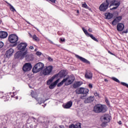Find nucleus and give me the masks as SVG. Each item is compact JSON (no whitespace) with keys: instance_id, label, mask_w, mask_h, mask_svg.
<instances>
[{"instance_id":"43","label":"nucleus","mask_w":128,"mask_h":128,"mask_svg":"<svg viewBox=\"0 0 128 128\" xmlns=\"http://www.w3.org/2000/svg\"><path fill=\"white\" fill-rule=\"evenodd\" d=\"M60 40V41H61V42H64V40H64V38H61Z\"/></svg>"},{"instance_id":"47","label":"nucleus","mask_w":128,"mask_h":128,"mask_svg":"<svg viewBox=\"0 0 128 128\" xmlns=\"http://www.w3.org/2000/svg\"><path fill=\"white\" fill-rule=\"evenodd\" d=\"M104 82H108V80L106 79H104Z\"/></svg>"},{"instance_id":"45","label":"nucleus","mask_w":128,"mask_h":128,"mask_svg":"<svg viewBox=\"0 0 128 128\" xmlns=\"http://www.w3.org/2000/svg\"><path fill=\"white\" fill-rule=\"evenodd\" d=\"M30 50H34V46H30Z\"/></svg>"},{"instance_id":"36","label":"nucleus","mask_w":128,"mask_h":128,"mask_svg":"<svg viewBox=\"0 0 128 128\" xmlns=\"http://www.w3.org/2000/svg\"><path fill=\"white\" fill-rule=\"evenodd\" d=\"M48 2H53L54 4H56V0H47Z\"/></svg>"},{"instance_id":"31","label":"nucleus","mask_w":128,"mask_h":128,"mask_svg":"<svg viewBox=\"0 0 128 128\" xmlns=\"http://www.w3.org/2000/svg\"><path fill=\"white\" fill-rule=\"evenodd\" d=\"M112 78L113 80H114V82H120V80H118V78L114 77H112Z\"/></svg>"},{"instance_id":"37","label":"nucleus","mask_w":128,"mask_h":128,"mask_svg":"<svg viewBox=\"0 0 128 128\" xmlns=\"http://www.w3.org/2000/svg\"><path fill=\"white\" fill-rule=\"evenodd\" d=\"M4 96V93L2 92H0V98H2Z\"/></svg>"},{"instance_id":"38","label":"nucleus","mask_w":128,"mask_h":128,"mask_svg":"<svg viewBox=\"0 0 128 128\" xmlns=\"http://www.w3.org/2000/svg\"><path fill=\"white\" fill-rule=\"evenodd\" d=\"M85 96H86V95H82L81 96H80V98H82V100H84V98Z\"/></svg>"},{"instance_id":"20","label":"nucleus","mask_w":128,"mask_h":128,"mask_svg":"<svg viewBox=\"0 0 128 128\" xmlns=\"http://www.w3.org/2000/svg\"><path fill=\"white\" fill-rule=\"evenodd\" d=\"M124 28V24L119 23L117 25V30H118V32H122Z\"/></svg>"},{"instance_id":"51","label":"nucleus","mask_w":128,"mask_h":128,"mask_svg":"<svg viewBox=\"0 0 128 128\" xmlns=\"http://www.w3.org/2000/svg\"><path fill=\"white\" fill-rule=\"evenodd\" d=\"M6 2L10 6V4L8 2Z\"/></svg>"},{"instance_id":"42","label":"nucleus","mask_w":128,"mask_h":128,"mask_svg":"<svg viewBox=\"0 0 128 128\" xmlns=\"http://www.w3.org/2000/svg\"><path fill=\"white\" fill-rule=\"evenodd\" d=\"M10 100V96H8L6 100H4V102H6V100Z\"/></svg>"},{"instance_id":"35","label":"nucleus","mask_w":128,"mask_h":128,"mask_svg":"<svg viewBox=\"0 0 128 128\" xmlns=\"http://www.w3.org/2000/svg\"><path fill=\"white\" fill-rule=\"evenodd\" d=\"M4 46V42H0V50Z\"/></svg>"},{"instance_id":"40","label":"nucleus","mask_w":128,"mask_h":128,"mask_svg":"<svg viewBox=\"0 0 128 128\" xmlns=\"http://www.w3.org/2000/svg\"><path fill=\"white\" fill-rule=\"evenodd\" d=\"M88 87L90 88H92V84H88Z\"/></svg>"},{"instance_id":"11","label":"nucleus","mask_w":128,"mask_h":128,"mask_svg":"<svg viewBox=\"0 0 128 128\" xmlns=\"http://www.w3.org/2000/svg\"><path fill=\"white\" fill-rule=\"evenodd\" d=\"M101 120L104 122H109L110 120V115L106 114L105 115H103L101 117Z\"/></svg>"},{"instance_id":"27","label":"nucleus","mask_w":128,"mask_h":128,"mask_svg":"<svg viewBox=\"0 0 128 128\" xmlns=\"http://www.w3.org/2000/svg\"><path fill=\"white\" fill-rule=\"evenodd\" d=\"M34 40H35L36 42H40V38L36 36V35L34 34L32 36Z\"/></svg>"},{"instance_id":"8","label":"nucleus","mask_w":128,"mask_h":128,"mask_svg":"<svg viewBox=\"0 0 128 128\" xmlns=\"http://www.w3.org/2000/svg\"><path fill=\"white\" fill-rule=\"evenodd\" d=\"M8 40L11 44H16V42L18 40V37L14 34H12L8 36Z\"/></svg>"},{"instance_id":"55","label":"nucleus","mask_w":128,"mask_h":128,"mask_svg":"<svg viewBox=\"0 0 128 128\" xmlns=\"http://www.w3.org/2000/svg\"><path fill=\"white\" fill-rule=\"evenodd\" d=\"M16 100H18V97L16 98Z\"/></svg>"},{"instance_id":"3","label":"nucleus","mask_w":128,"mask_h":128,"mask_svg":"<svg viewBox=\"0 0 128 128\" xmlns=\"http://www.w3.org/2000/svg\"><path fill=\"white\" fill-rule=\"evenodd\" d=\"M74 76H67L61 82L58 83L57 86H62L64 84H65V86H70V84L74 82Z\"/></svg>"},{"instance_id":"19","label":"nucleus","mask_w":128,"mask_h":128,"mask_svg":"<svg viewBox=\"0 0 128 128\" xmlns=\"http://www.w3.org/2000/svg\"><path fill=\"white\" fill-rule=\"evenodd\" d=\"M12 54H14V49L10 48L6 52V56L10 58L12 56Z\"/></svg>"},{"instance_id":"15","label":"nucleus","mask_w":128,"mask_h":128,"mask_svg":"<svg viewBox=\"0 0 128 128\" xmlns=\"http://www.w3.org/2000/svg\"><path fill=\"white\" fill-rule=\"evenodd\" d=\"M75 56L77 58H78L81 62H84L85 64H90V62L88 60L86 59L78 56V55H75Z\"/></svg>"},{"instance_id":"21","label":"nucleus","mask_w":128,"mask_h":128,"mask_svg":"<svg viewBox=\"0 0 128 128\" xmlns=\"http://www.w3.org/2000/svg\"><path fill=\"white\" fill-rule=\"evenodd\" d=\"M69 128H82L80 123H77L76 124H72L70 126Z\"/></svg>"},{"instance_id":"30","label":"nucleus","mask_w":128,"mask_h":128,"mask_svg":"<svg viewBox=\"0 0 128 128\" xmlns=\"http://www.w3.org/2000/svg\"><path fill=\"white\" fill-rule=\"evenodd\" d=\"M9 6H10V10L12 12H16V9L14 8V6H12V5L10 4H9Z\"/></svg>"},{"instance_id":"50","label":"nucleus","mask_w":128,"mask_h":128,"mask_svg":"<svg viewBox=\"0 0 128 128\" xmlns=\"http://www.w3.org/2000/svg\"><path fill=\"white\" fill-rule=\"evenodd\" d=\"M26 22L28 24H30V22H28V21H26Z\"/></svg>"},{"instance_id":"14","label":"nucleus","mask_w":128,"mask_h":128,"mask_svg":"<svg viewBox=\"0 0 128 128\" xmlns=\"http://www.w3.org/2000/svg\"><path fill=\"white\" fill-rule=\"evenodd\" d=\"M62 106L64 108H70L71 106H72V101L70 100L66 102L65 104H63Z\"/></svg>"},{"instance_id":"13","label":"nucleus","mask_w":128,"mask_h":128,"mask_svg":"<svg viewBox=\"0 0 128 128\" xmlns=\"http://www.w3.org/2000/svg\"><path fill=\"white\" fill-rule=\"evenodd\" d=\"M59 82L60 78L56 80L51 84L49 86V88H50V90H53V88H54L56 86V85L58 84Z\"/></svg>"},{"instance_id":"7","label":"nucleus","mask_w":128,"mask_h":128,"mask_svg":"<svg viewBox=\"0 0 128 128\" xmlns=\"http://www.w3.org/2000/svg\"><path fill=\"white\" fill-rule=\"evenodd\" d=\"M52 66H46L42 71L43 76H50L52 72Z\"/></svg>"},{"instance_id":"32","label":"nucleus","mask_w":128,"mask_h":128,"mask_svg":"<svg viewBox=\"0 0 128 128\" xmlns=\"http://www.w3.org/2000/svg\"><path fill=\"white\" fill-rule=\"evenodd\" d=\"M36 56H42V54L41 52H36Z\"/></svg>"},{"instance_id":"4","label":"nucleus","mask_w":128,"mask_h":128,"mask_svg":"<svg viewBox=\"0 0 128 128\" xmlns=\"http://www.w3.org/2000/svg\"><path fill=\"white\" fill-rule=\"evenodd\" d=\"M108 110V107L106 105H102V104H98L94 108V112L98 114L100 112H106Z\"/></svg>"},{"instance_id":"56","label":"nucleus","mask_w":128,"mask_h":128,"mask_svg":"<svg viewBox=\"0 0 128 128\" xmlns=\"http://www.w3.org/2000/svg\"><path fill=\"white\" fill-rule=\"evenodd\" d=\"M30 36H32V34H30Z\"/></svg>"},{"instance_id":"22","label":"nucleus","mask_w":128,"mask_h":128,"mask_svg":"<svg viewBox=\"0 0 128 128\" xmlns=\"http://www.w3.org/2000/svg\"><path fill=\"white\" fill-rule=\"evenodd\" d=\"M8 36V32L4 31L0 32V38H6Z\"/></svg>"},{"instance_id":"9","label":"nucleus","mask_w":128,"mask_h":128,"mask_svg":"<svg viewBox=\"0 0 128 128\" xmlns=\"http://www.w3.org/2000/svg\"><path fill=\"white\" fill-rule=\"evenodd\" d=\"M32 68V64L30 62L26 63L22 66V70L25 72H30Z\"/></svg>"},{"instance_id":"41","label":"nucleus","mask_w":128,"mask_h":128,"mask_svg":"<svg viewBox=\"0 0 128 128\" xmlns=\"http://www.w3.org/2000/svg\"><path fill=\"white\" fill-rule=\"evenodd\" d=\"M88 32H92V30L91 28H89L88 30Z\"/></svg>"},{"instance_id":"29","label":"nucleus","mask_w":128,"mask_h":128,"mask_svg":"<svg viewBox=\"0 0 128 128\" xmlns=\"http://www.w3.org/2000/svg\"><path fill=\"white\" fill-rule=\"evenodd\" d=\"M94 96H96L97 98H100V94L98 93V92H94Z\"/></svg>"},{"instance_id":"18","label":"nucleus","mask_w":128,"mask_h":128,"mask_svg":"<svg viewBox=\"0 0 128 128\" xmlns=\"http://www.w3.org/2000/svg\"><path fill=\"white\" fill-rule=\"evenodd\" d=\"M94 100V96H90L84 100V102L85 104H89V102H92Z\"/></svg>"},{"instance_id":"26","label":"nucleus","mask_w":128,"mask_h":128,"mask_svg":"<svg viewBox=\"0 0 128 128\" xmlns=\"http://www.w3.org/2000/svg\"><path fill=\"white\" fill-rule=\"evenodd\" d=\"M82 86V82H76L74 84V88H78V86Z\"/></svg>"},{"instance_id":"34","label":"nucleus","mask_w":128,"mask_h":128,"mask_svg":"<svg viewBox=\"0 0 128 128\" xmlns=\"http://www.w3.org/2000/svg\"><path fill=\"white\" fill-rule=\"evenodd\" d=\"M82 8H88L86 4H82Z\"/></svg>"},{"instance_id":"24","label":"nucleus","mask_w":128,"mask_h":128,"mask_svg":"<svg viewBox=\"0 0 128 128\" xmlns=\"http://www.w3.org/2000/svg\"><path fill=\"white\" fill-rule=\"evenodd\" d=\"M56 78V76H53L52 78H51L50 79H49L47 81V85L50 86V84H52V82H54V80Z\"/></svg>"},{"instance_id":"44","label":"nucleus","mask_w":128,"mask_h":128,"mask_svg":"<svg viewBox=\"0 0 128 128\" xmlns=\"http://www.w3.org/2000/svg\"><path fill=\"white\" fill-rule=\"evenodd\" d=\"M106 104H110V102H108V100L107 99H106Z\"/></svg>"},{"instance_id":"23","label":"nucleus","mask_w":128,"mask_h":128,"mask_svg":"<svg viewBox=\"0 0 128 128\" xmlns=\"http://www.w3.org/2000/svg\"><path fill=\"white\" fill-rule=\"evenodd\" d=\"M114 16V14L112 13H106L105 14L104 18L106 20H110V18H112V17Z\"/></svg>"},{"instance_id":"6","label":"nucleus","mask_w":128,"mask_h":128,"mask_svg":"<svg viewBox=\"0 0 128 128\" xmlns=\"http://www.w3.org/2000/svg\"><path fill=\"white\" fill-rule=\"evenodd\" d=\"M31 96L32 98H35V100H36L38 102V104H44V98L39 97L36 92H31Z\"/></svg>"},{"instance_id":"48","label":"nucleus","mask_w":128,"mask_h":128,"mask_svg":"<svg viewBox=\"0 0 128 128\" xmlns=\"http://www.w3.org/2000/svg\"><path fill=\"white\" fill-rule=\"evenodd\" d=\"M60 128H64V126H60Z\"/></svg>"},{"instance_id":"52","label":"nucleus","mask_w":128,"mask_h":128,"mask_svg":"<svg viewBox=\"0 0 128 128\" xmlns=\"http://www.w3.org/2000/svg\"><path fill=\"white\" fill-rule=\"evenodd\" d=\"M36 30H38V32H40V30L38 29V28H36Z\"/></svg>"},{"instance_id":"12","label":"nucleus","mask_w":128,"mask_h":128,"mask_svg":"<svg viewBox=\"0 0 128 128\" xmlns=\"http://www.w3.org/2000/svg\"><path fill=\"white\" fill-rule=\"evenodd\" d=\"M66 70H61L58 74L54 76L56 78H64V76H66Z\"/></svg>"},{"instance_id":"28","label":"nucleus","mask_w":128,"mask_h":128,"mask_svg":"<svg viewBox=\"0 0 128 128\" xmlns=\"http://www.w3.org/2000/svg\"><path fill=\"white\" fill-rule=\"evenodd\" d=\"M88 92H90V90H88V89L83 88L82 94H88Z\"/></svg>"},{"instance_id":"46","label":"nucleus","mask_w":128,"mask_h":128,"mask_svg":"<svg viewBox=\"0 0 128 128\" xmlns=\"http://www.w3.org/2000/svg\"><path fill=\"white\" fill-rule=\"evenodd\" d=\"M128 32V30H126V31H124L123 32H124V34H126Z\"/></svg>"},{"instance_id":"5","label":"nucleus","mask_w":128,"mask_h":128,"mask_svg":"<svg viewBox=\"0 0 128 128\" xmlns=\"http://www.w3.org/2000/svg\"><path fill=\"white\" fill-rule=\"evenodd\" d=\"M44 68V64L42 62H39L36 64L32 68V72L34 73L40 72V70H42Z\"/></svg>"},{"instance_id":"39","label":"nucleus","mask_w":128,"mask_h":128,"mask_svg":"<svg viewBox=\"0 0 128 128\" xmlns=\"http://www.w3.org/2000/svg\"><path fill=\"white\" fill-rule=\"evenodd\" d=\"M48 60H49V62H52V58L50 57H48Z\"/></svg>"},{"instance_id":"49","label":"nucleus","mask_w":128,"mask_h":128,"mask_svg":"<svg viewBox=\"0 0 128 128\" xmlns=\"http://www.w3.org/2000/svg\"><path fill=\"white\" fill-rule=\"evenodd\" d=\"M118 124H122V121H119L118 122Z\"/></svg>"},{"instance_id":"25","label":"nucleus","mask_w":128,"mask_h":128,"mask_svg":"<svg viewBox=\"0 0 128 128\" xmlns=\"http://www.w3.org/2000/svg\"><path fill=\"white\" fill-rule=\"evenodd\" d=\"M76 92L78 94H82V92H84V88H80L77 89Z\"/></svg>"},{"instance_id":"1","label":"nucleus","mask_w":128,"mask_h":128,"mask_svg":"<svg viewBox=\"0 0 128 128\" xmlns=\"http://www.w3.org/2000/svg\"><path fill=\"white\" fill-rule=\"evenodd\" d=\"M28 46V44L26 42L20 43L18 46V48L20 51H18L15 54L16 58H19V60H22L26 58L27 60H30V55H28V50L26 48Z\"/></svg>"},{"instance_id":"16","label":"nucleus","mask_w":128,"mask_h":128,"mask_svg":"<svg viewBox=\"0 0 128 128\" xmlns=\"http://www.w3.org/2000/svg\"><path fill=\"white\" fill-rule=\"evenodd\" d=\"M85 78L87 80H92V73L90 71L86 72L85 74Z\"/></svg>"},{"instance_id":"2","label":"nucleus","mask_w":128,"mask_h":128,"mask_svg":"<svg viewBox=\"0 0 128 128\" xmlns=\"http://www.w3.org/2000/svg\"><path fill=\"white\" fill-rule=\"evenodd\" d=\"M110 4L111 10H116V8H118L120 6V1L116 0H106V1L103 2L100 5L99 7L100 10V12H106ZM112 6H114L112 8Z\"/></svg>"},{"instance_id":"10","label":"nucleus","mask_w":128,"mask_h":128,"mask_svg":"<svg viewBox=\"0 0 128 128\" xmlns=\"http://www.w3.org/2000/svg\"><path fill=\"white\" fill-rule=\"evenodd\" d=\"M82 30L84 32L86 36H90V38H92V40H93L95 42H98V39L96 38L92 34L88 33V30H86L84 28H82Z\"/></svg>"},{"instance_id":"54","label":"nucleus","mask_w":128,"mask_h":128,"mask_svg":"<svg viewBox=\"0 0 128 128\" xmlns=\"http://www.w3.org/2000/svg\"><path fill=\"white\" fill-rule=\"evenodd\" d=\"M30 88H32V87L30 86Z\"/></svg>"},{"instance_id":"33","label":"nucleus","mask_w":128,"mask_h":128,"mask_svg":"<svg viewBox=\"0 0 128 128\" xmlns=\"http://www.w3.org/2000/svg\"><path fill=\"white\" fill-rule=\"evenodd\" d=\"M106 124H108V122H104L101 124V126H103L104 128V126H106Z\"/></svg>"},{"instance_id":"53","label":"nucleus","mask_w":128,"mask_h":128,"mask_svg":"<svg viewBox=\"0 0 128 128\" xmlns=\"http://www.w3.org/2000/svg\"><path fill=\"white\" fill-rule=\"evenodd\" d=\"M77 12L78 13V10H77Z\"/></svg>"},{"instance_id":"17","label":"nucleus","mask_w":128,"mask_h":128,"mask_svg":"<svg viewBox=\"0 0 128 128\" xmlns=\"http://www.w3.org/2000/svg\"><path fill=\"white\" fill-rule=\"evenodd\" d=\"M122 20V16H118L116 17L112 22V26H116L118 24V22H120Z\"/></svg>"}]
</instances>
